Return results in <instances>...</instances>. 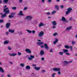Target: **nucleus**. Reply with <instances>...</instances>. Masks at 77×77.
Listing matches in <instances>:
<instances>
[{
	"mask_svg": "<svg viewBox=\"0 0 77 77\" xmlns=\"http://www.w3.org/2000/svg\"><path fill=\"white\" fill-rule=\"evenodd\" d=\"M9 9V8H4V9L3 12H8V13L9 14V13H10V11L9 10H7V9Z\"/></svg>",
	"mask_w": 77,
	"mask_h": 77,
	"instance_id": "0eeeda50",
	"label": "nucleus"
},
{
	"mask_svg": "<svg viewBox=\"0 0 77 77\" xmlns=\"http://www.w3.org/2000/svg\"><path fill=\"white\" fill-rule=\"evenodd\" d=\"M54 71H59L60 70V68H54L53 69Z\"/></svg>",
	"mask_w": 77,
	"mask_h": 77,
	"instance_id": "423d86ee",
	"label": "nucleus"
},
{
	"mask_svg": "<svg viewBox=\"0 0 77 77\" xmlns=\"http://www.w3.org/2000/svg\"><path fill=\"white\" fill-rule=\"evenodd\" d=\"M9 54V55L11 56H17V54L15 53H13L12 54Z\"/></svg>",
	"mask_w": 77,
	"mask_h": 77,
	"instance_id": "4468645a",
	"label": "nucleus"
},
{
	"mask_svg": "<svg viewBox=\"0 0 77 77\" xmlns=\"http://www.w3.org/2000/svg\"><path fill=\"white\" fill-rule=\"evenodd\" d=\"M23 2V0H19V2L20 3H21Z\"/></svg>",
	"mask_w": 77,
	"mask_h": 77,
	"instance_id": "13d9d810",
	"label": "nucleus"
},
{
	"mask_svg": "<svg viewBox=\"0 0 77 77\" xmlns=\"http://www.w3.org/2000/svg\"><path fill=\"white\" fill-rule=\"evenodd\" d=\"M25 51L27 53H29V54H31L32 53V51H30V50L29 49H26L25 50Z\"/></svg>",
	"mask_w": 77,
	"mask_h": 77,
	"instance_id": "6e6552de",
	"label": "nucleus"
},
{
	"mask_svg": "<svg viewBox=\"0 0 77 77\" xmlns=\"http://www.w3.org/2000/svg\"><path fill=\"white\" fill-rule=\"evenodd\" d=\"M72 47L71 46H70L69 47V48H70V49L71 51L72 50Z\"/></svg>",
	"mask_w": 77,
	"mask_h": 77,
	"instance_id": "c03bdc74",
	"label": "nucleus"
},
{
	"mask_svg": "<svg viewBox=\"0 0 77 77\" xmlns=\"http://www.w3.org/2000/svg\"><path fill=\"white\" fill-rule=\"evenodd\" d=\"M8 17L9 18H14V17L13 16L10 15Z\"/></svg>",
	"mask_w": 77,
	"mask_h": 77,
	"instance_id": "c756f323",
	"label": "nucleus"
},
{
	"mask_svg": "<svg viewBox=\"0 0 77 77\" xmlns=\"http://www.w3.org/2000/svg\"><path fill=\"white\" fill-rule=\"evenodd\" d=\"M18 55L19 56H20V55H21V53H20V52H18Z\"/></svg>",
	"mask_w": 77,
	"mask_h": 77,
	"instance_id": "a18cd8bd",
	"label": "nucleus"
},
{
	"mask_svg": "<svg viewBox=\"0 0 77 77\" xmlns=\"http://www.w3.org/2000/svg\"><path fill=\"white\" fill-rule=\"evenodd\" d=\"M55 8L58 10L59 9V6L57 5H55Z\"/></svg>",
	"mask_w": 77,
	"mask_h": 77,
	"instance_id": "e433bc0d",
	"label": "nucleus"
},
{
	"mask_svg": "<svg viewBox=\"0 0 77 77\" xmlns=\"http://www.w3.org/2000/svg\"><path fill=\"white\" fill-rule=\"evenodd\" d=\"M51 1H52V0H48V2L49 3H51Z\"/></svg>",
	"mask_w": 77,
	"mask_h": 77,
	"instance_id": "37998d69",
	"label": "nucleus"
},
{
	"mask_svg": "<svg viewBox=\"0 0 77 77\" xmlns=\"http://www.w3.org/2000/svg\"><path fill=\"white\" fill-rule=\"evenodd\" d=\"M72 45H74V44H75V41H73L72 42Z\"/></svg>",
	"mask_w": 77,
	"mask_h": 77,
	"instance_id": "cd10ccee",
	"label": "nucleus"
},
{
	"mask_svg": "<svg viewBox=\"0 0 77 77\" xmlns=\"http://www.w3.org/2000/svg\"><path fill=\"white\" fill-rule=\"evenodd\" d=\"M44 32L43 31H41L40 32L39 34V37H42L44 36Z\"/></svg>",
	"mask_w": 77,
	"mask_h": 77,
	"instance_id": "20e7f679",
	"label": "nucleus"
},
{
	"mask_svg": "<svg viewBox=\"0 0 77 77\" xmlns=\"http://www.w3.org/2000/svg\"><path fill=\"white\" fill-rule=\"evenodd\" d=\"M27 9V7H24V10H26V9Z\"/></svg>",
	"mask_w": 77,
	"mask_h": 77,
	"instance_id": "5fc2aeb1",
	"label": "nucleus"
},
{
	"mask_svg": "<svg viewBox=\"0 0 77 77\" xmlns=\"http://www.w3.org/2000/svg\"><path fill=\"white\" fill-rule=\"evenodd\" d=\"M36 44H37V45H39V42H37L36 43Z\"/></svg>",
	"mask_w": 77,
	"mask_h": 77,
	"instance_id": "052dcab7",
	"label": "nucleus"
},
{
	"mask_svg": "<svg viewBox=\"0 0 77 77\" xmlns=\"http://www.w3.org/2000/svg\"><path fill=\"white\" fill-rule=\"evenodd\" d=\"M41 60H42V61H44V57H42L41 58Z\"/></svg>",
	"mask_w": 77,
	"mask_h": 77,
	"instance_id": "a19ab883",
	"label": "nucleus"
},
{
	"mask_svg": "<svg viewBox=\"0 0 77 77\" xmlns=\"http://www.w3.org/2000/svg\"><path fill=\"white\" fill-rule=\"evenodd\" d=\"M32 18H33V17H32L31 16H27L26 17V18H25V19L30 20H32Z\"/></svg>",
	"mask_w": 77,
	"mask_h": 77,
	"instance_id": "9b49d317",
	"label": "nucleus"
},
{
	"mask_svg": "<svg viewBox=\"0 0 77 77\" xmlns=\"http://www.w3.org/2000/svg\"><path fill=\"white\" fill-rule=\"evenodd\" d=\"M56 26H53V29H55V28H56Z\"/></svg>",
	"mask_w": 77,
	"mask_h": 77,
	"instance_id": "4d7b16f0",
	"label": "nucleus"
},
{
	"mask_svg": "<svg viewBox=\"0 0 77 77\" xmlns=\"http://www.w3.org/2000/svg\"><path fill=\"white\" fill-rule=\"evenodd\" d=\"M34 69H35V70H39V67H34Z\"/></svg>",
	"mask_w": 77,
	"mask_h": 77,
	"instance_id": "f704fd0d",
	"label": "nucleus"
},
{
	"mask_svg": "<svg viewBox=\"0 0 77 77\" xmlns=\"http://www.w3.org/2000/svg\"><path fill=\"white\" fill-rule=\"evenodd\" d=\"M63 54H64V53L63 52H59V55L62 56L63 55Z\"/></svg>",
	"mask_w": 77,
	"mask_h": 77,
	"instance_id": "b1692460",
	"label": "nucleus"
},
{
	"mask_svg": "<svg viewBox=\"0 0 77 77\" xmlns=\"http://www.w3.org/2000/svg\"><path fill=\"white\" fill-rule=\"evenodd\" d=\"M46 14H47L48 15H50L51 14L50 13V12H48L46 13Z\"/></svg>",
	"mask_w": 77,
	"mask_h": 77,
	"instance_id": "58836bf2",
	"label": "nucleus"
},
{
	"mask_svg": "<svg viewBox=\"0 0 77 77\" xmlns=\"http://www.w3.org/2000/svg\"><path fill=\"white\" fill-rule=\"evenodd\" d=\"M12 9H13V10H15L17 9V7H13L12 8Z\"/></svg>",
	"mask_w": 77,
	"mask_h": 77,
	"instance_id": "c9c22d12",
	"label": "nucleus"
},
{
	"mask_svg": "<svg viewBox=\"0 0 77 77\" xmlns=\"http://www.w3.org/2000/svg\"><path fill=\"white\" fill-rule=\"evenodd\" d=\"M56 35H57V33H55L53 34V35L54 36H56Z\"/></svg>",
	"mask_w": 77,
	"mask_h": 77,
	"instance_id": "4c0bfd02",
	"label": "nucleus"
},
{
	"mask_svg": "<svg viewBox=\"0 0 77 77\" xmlns=\"http://www.w3.org/2000/svg\"><path fill=\"white\" fill-rule=\"evenodd\" d=\"M19 12L20 13H19L18 14V15H19L23 16L24 14H23V11H20Z\"/></svg>",
	"mask_w": 77,
	"mask_h": 77,
	"instance_id": "dca6fc26",
	"label": "nucleus"
},
{
	"mask_svg": "<svg viewBox=\"0 0 77 77\" xmlns=\"http://www.w3.org/2000/svg\"><path fill=\"white\" fill-rule=\"evenodd\" d=\"M57 42H58V39H57V38L55 39V41L54 42V45H55V44H56V43H57Z\"/></svg>",
	"mask_w": 77,
	"mask_h": 77,
	"instance_id": "2eb2a0df",
	"label": "nucleus"
},
{
	"mask_svg": "<svg viewBox=\"0 0 77 77\" xmlns=\"http://www.w3.org/2000/svg\"><path fill=\"white\" fill-rule=\"evenodd\" d=\"M33 66H36V64H32Z\"/></svg>",
	"mask_w": 77,
	"mask_h": 77,
	"instance_id": "6e6d98bb",
	"label": "nucleus"
},
{
	"mask_svg": "<svg viewBox=\"0 0 77 77\" xmlns=\"http://www.w3.org/2000/svg\"><path fill=\"white\" fill-rule=\"evenodd\" d=\"M61 20L62 21H66V19L65 17H61Z\"/></svg>",
	"mask_w": 77,
	"mask_h": 77,
	"instance_id": "a211bd4d",
	"label": "nucleus"
},
{
	"mask_svg": "<svg viewBox=\"0 0 77 77\" xmlns=\"http://www.w3.org/2000/svg\"><path fill=\"white\" fill-rule=\"evenodd\" d=\"M48 18L49 19H50V18H51V17H48Z\"/></svg>",
	"mask_w": 77,
	"mask_h": 77,
	"instance_id": "338daca9",
	"label": "nucleus"
},
{
	"mask_svg": "<svg viewBox=\"0 0 77 77\" xmlns=\"http://www.w3.org/2000/svg\"><path fill=\"white\" fill-rule=\"evenodd\" d=\"M45 26V24L41 22L39 24V27H41V26Z\"/></svg>",
	"mask_w": 77,
	"mask_h": 77,
	"instance_id": "ddd939ff",
	"label": "nucleus"
},
{
	"mask_svg": "<svg viewBox=\"0 0 77 77\" xmlns=\"http://www.w3.org/2000/svg\"><path fill=\"white\" fill-rule=\"evenodd\" d=\"M72 28V26H69V27H68L66 29V30H71Z\"/></svg>",
	"mask_w": 77,
	"mask_h": 77,
	"instance_id": "f3484780",
	"label": "nucleus"
},
{
	"mask_svg": "<svg viewBox=\"0 0 77 77\" xmlns=\"http://www.w3.org/2000/svg\"><path fill=\"white\" fill-rule=\"evenodd\" d=\"M3 20L0 19V23H3Z\"/></svg>",
	"mask_w": 77,
	"mask_h": 77,
	"instance_id": "de8ad7c7",
	"label": "nucleus"
},
{
	"mask_svg": "<svg viewBox=\"0 0 77 77\" xmlns=\"http://www.w3.org/2000/svg\"><path fill=\"white\" fill-rule=\"evenodd\" d=\"M5 14H3V13H0V15H1V17L2 18H4V17H6V14H8L9 13H8V11H7L6 12H4Z\"/></svg>",
	"mask_w": 77,
	"mask_h": 77,
	"instance_id": "f257e3e1",
	"label": "nucleus"
},
{
	"mask_svg": "<svg viewBox=\"0 0 77 77\" xmlns=\"http://www.w3.org/2000/svg\"><path fill=\"white\" fill-rule=\"evenodd\" d=\"M44 45L45 47H44L43 45H41L40 47H41V48H45L46 50H47L49 49V48L48 45H47V44H44Z\"/></svg>",
	"mask_w": 77,
	"mask_h": 77,
	"instance_id": "f03ea898",
	"label": "nucleus"
},
{
	"mask_svg": "<svg viewBox=\"0 0 77 77\" xmlns=\"http://www.w3.org/2000/svg\"><path fill=\"white\" fill-rule=\"evenodd\" d=\"M6 34L7 35H9V32H7L6 33Z\"/></svg>",
	"mask_w": 77,
	"mask_h": 77,
	"instance_id": "bf43d9fd",
	"label": "nucleus"
},
{
	"mask_svg": "<svg viewBox=\"0 0 77 77\" xmlns=\"http://www.w3.org/2000/svg\"><path fill=\"white\" fill-rule=\"evenodd\" d=\"M32 33H35V31L33 30L32 31Z\"/></svg>",
	"mask_w": 77,
	"mask_h": 77,
	"instance_id": "864d4df0",
	"label": "nucleus"
},
{
	"mask_svg": "<svg viewBox=\"0 0 77 77\" xmlns=\"http://www.w3.org/2000/svg\"><path fill=\"white\" fill-rule=\"evenodd\" d=\"M44 44L43 42H39V45H42Z\"/></svg>",
	"mask_w": 77,
	"mask_h": 77,
	"instance_id": "473e14b6",
	"label": "nucleus"
},
{
	"mask_svg": "<svg viewBox=\"0 0 77 77\" xmlns=\"http://www.w3.org/2000/svg\"><path fill=\"white\" fill-rule=\"evenodd\" d=\"M25 68L26 69H30V67L29 66H27Z\"/></svg>",
	"mask_w": 77,
	"mask_h": 77,
	"instance_id": "5701e85b",
	"label": "nucleus"
},
{
	"mask_svg": "<svg viewBox=\"0 0 77 77\" xmlns=\"http://www.w3.org/2000/svg\"><path fill=\"white\" fill-rule=\"evenodd\" d=\"M65 48H69V46L67 45H65Z\"/></svg>",
	"mask_w": 77,
	"mask_h": 77,
	"instance_id": "7c9ffc66",
	"label": "nucleus"
},
{
	"mask_svg": "<svg viewBox=\"0 0 77 77\" xmlns=\"http://www.w3.org/2000/svg\"><path fill=\"white\" fill-rule=\"evenodd\" d=\"M66 55H67V56H70V54L69 53H66Z\"/></svg>",
	"mask_w": 77,
	"mask_h": 77,
	"instance_id": "79ce46f5",
	"label": "nucleus"
},
{
	"mask_svg": "<svg viewBox=\"0 0 77 77\" xmlns=\"http://www.w3.org/2000/svg\"><path fill=\"white\" fill-rule=\"evenodd\" d=\"M67 11L66 12V15H68L69 14L71 11H72V8H69L67 9Z\"/></svg>",
	"mask_w": 77,
	"mask_h": 77,
	"instance_id": "7ed1b4c3",
	"label": "nucleus"
},
{
	"mask_svg": "<svg viewBox=\"0 0 77 77\" xmlns=\"http://www.w3.org/2000/svg\"><path fill=\"white\" fill-rule=\"evenodd\" d=\"M68 62L69 63H71V62H72V61H70Z\"/></svg>",
	"mask_w": 77,
	"mask_h": 77,
	"instance_id": "680f3d73",
	"label": "nucleus"
},
{
	"mask_svg": "<svg viewBox=\"0 0 77 77\" xmlns=\"http://www.w3.org/2000/svg\"><path fill=\"white\" fill-rule=\"evenodd\" d=\"M26 31L28 32V33H32V31L29 30H28V29H26Z\"/></svg>",
	"mask_w": 77,
	"mask_h": 77,
	"instance_id": "bb28decb",
	"label": "nucleus"
},
{
	"mask_svg": "<svg viewBox=\"0 0 77 77\" xmlns=\"http://www.w3.org/2000/svg\"><path fill=\"white\" fill-rule=\"evenodd\" d=\"M9 41L8 40H6L4 43V44H9Z\"/></svg>",
	"mask_w": 77,
	"mask_h": 77,
	"instance_id": "6ab92c4d",
	"label": "nucleus"
},
{
	"mask_svg": "<svg viewBox=\"0 0 77 77\" xmlns=\"http://www.w3.org/2000/svg\"><path fill=\"white\" fill-rule=\"evenodd\" d=\"M45 54V52L44 50L42 49H41L40 52V54L41 56H43V55H44Z\"/></svg>",
	"mask_w": 77,
	"mask_h": 77,
	"instance_id": "39448f33",
	"label": "nucleus"
},
{
	"mask_svg": "<svg viewBox=\"0 0 77 77\" xmlns=\"http://www.w3.org/2000/svg\"><path fill=\"white\" fill-rule=\"evenodd\" d=\"M11 26V23H6V28H7L8 29L9 27V26Z\"/></svg>",
	"mask_w": 77,
	"mask_h": 77,
	"instance_id": "9d476101",
	"label": "nucleus"
},
{
	"mask_svg": "<svg viewBox=\"0 0 77 77\" xmlns=\"http://www.w3.org/2000/svg\"><path fill=\"white\" fill-rule=\"evenodd\" d=\"M51 23L53 26H56L57 25V23H56V22L55 21H53L51 22Z\"/></svg>",
	"mask_w": 77,
	"mask_h": 77,
	"instance_id": "f8f14e48",
	"label": "nucleus"
},
{
	"mask_svg": "<svg viewBox=\"0 0 77 77\" xmlns=\"http://www.w3.org/2000/svg\"><path fill=\"white\" fill-rule=\"evenodd\" d=\"M75 37L77 38V34L75 36Z\"/></svg>",
	"mask_w": 77,
	"mask_h": 77,
	"instance_id": "774afa93",
	"label": "nucleus"
},
{
	"mask_svg": "<svg viewBox=\"0 0 77 77\" xmlns=\"http://www.w3.org/2000/svg\"><path fill=\"white\" fill-rule=\"evenodd\" d=\"M56 74L55 73H54L52 75V77H55V75H56Z\"/></svg>",
	"mask_w": 77,
	"mask_h": 77,
	"instance_id": "2f4dec72",
	"label": "nucleus"
},
{
	"mask_svg": "<svg viewBox=\"0 0 77 77\" xmlns=\"http://www.w3.org/2000/svg\"><path fill=\"white\" fill-rule=\"evenodd\" d=\"M8 77H11V76H10V75H8Z\"/></svg>",
	"mask_w": 77,
	"mask_h": 77,
	"instance_id": "69168bd1",
	"label": "nucleus"
},
{
	"mask_svg": "<svg viewBox=\"0 0 77 77\" xmlns=\"http://www.w3.org/2000/svg\"><path fill=\"white\" fill-rule=\"evenodd\" d=\"M42 2L43 3H45V0H42Z\"/></svg>",
	"mask_w": 77,
	"mask_h": 77,
	"instance_id": "49530a36",
	"label": "nucleus"
},
{
	"mask_svg": "<svg viewBox=\"0 0 77 77\" xmlns=\"http://www.w3.org/2000/svg\"><path fill=\"white\" fill-rule=\"evenodd\" d=\"M8 2V0H4L3 2L5 3H6Z\"/></svg>",
	"mask_w": 77,
	"mask_h": 77,
	"instance_id": "72a5a7b5",
	"label": "nucleus"
},
{
	"mask_svg": "<svg viewBox=\"0 0 77 77\" xmlns=\"http://www.w3.org/2000/svg\"><path fill=\"white\" fill-rule=\"evenodd\" d=\"M60 8H61V9L63 8V5H61L60 6Z\"/></svg>",
	"mask_w": 77,
	"mask_h": 77,
	"instance_id": "09e8293b",
	"label": "nucleus"
},
{
	"mask_svg": "<svg viewBox=\"0 0 77 77\" xmlns=\"http://www.w3.org/2000/svg\"><path fill=\"white\" fill-rule=\"evenodd\" d=\"M0 71L1 72H4V70L3 69V68L2 67H0Z\"/></svg>",
	"mask_w": 77,
	"mask_h": 77,
	"instance_id": "393cba45",
	"label": "nucleus"
},
{
	"mask_svg": "<svg viewBox=\"0 0 77 77\" xmlns=\"http://www.w3.org/2000/svg\"><path fill=\"white\" fill-rule=\"evenodd\" d=\"M72 17H70V18L69 20H72Z\"/></svg>",
	"mask_w": 77,
	"mask_h": 77,
	"instance_id": "e2e57ef3",
	"label": "nucleus"
},
{
	"mask_svg": "<svg viewBox=\"0 0 77 77\" xmlns=\"http://www.w3.org/2000/svg\"><path fill=\"white\" fill-rule=\"evenodd\" d=\"M30 57H29L28 58V60H31L32 59H33V58L35 57V56H32V55H30Z\"/></svg>",
	"mask_w": 77,
	"mask_h": 77,
	"instance_id": "1a4fd4ad",
	"label": "nucleus"
},
{
	"mask_svg": "<svg viewBox=\"0 0 77 77\" xmlns=\"http://www.w3.org/2000/svg\"><path fill=\"white\" fill-rule=\"evenodd\" d=\"M61 72H60V71H58L57 72V74H58V75H60Z\"/></svg>",
	"mask_w": 77,
	"mask_h": 77,
	"instance_id": "ea45409f",
	"label": "nucleus"
},
{
	"mask_svg": "<svg viewBox=\"0 0 77 77\" xmlns=\"http://www.w3.org/2000/svg\"><path fill=\"white\" fill-rule=\"evenodd\" d=\"M56 13V11L54 10L52 11L51 13V15H54V14H55Z\"/></svg>",
	"mask_w": 77,
	"mask_h": 77,
	"instance_id": "4be33fe9",
	"label": "nucleus"
},
{
	"mask_svg": "<svg viewBox=\"0 0 77 77\" xmlns=\"http://www.w3.org/2000/svg\"><path fill=\"white\" fill-rule=\"evenodd\" d=\"M4 76V75H3V74L1 75L2 77H3Z\"/></svg>",
	"mask_w": 77,
	"mask_h": 77,
	"instance_id": "0e129e2a",
	"label": "nucleus"
},
{
	"mask_svg": "<svg viewBox=\"0 0 77 77\" xmlns=\"http://www.w3.org/2000/svg\"><path fill=\"white\" fill-rule=\"evenodd\" d=\"M42 72H45V70H42Z\"/></svg>",
	"mask_w": 77,
	"mask_h": 77,
	"instance_id": "603ef678",
	"label": "nucleus"
},
{
	"mask_svg": "<svg viewBox=\"0 0 77 77\" xmlns=\"http://www.w3.org/2000/svg\"><path fill=\"white\" fill-rule=\"evenodd\" d=\"M63 63H64V64H65V65H66V64H68V63H68V62L66 61H64Z\"/></svg>",
	"mask_w": 77,
	"mask_h": 77,
	"instance_id": "a878e982",
	"label": "nucleus"
},
{
	"mask_svg": "<svg viewBox=\"0 0 77 77\" xmlns=\"http://www.w3.org/2000/svg\"><path fill=\"white\" fill-rule=\"evenodd\" d=\"M63 51L64 53H66L68 52V50L66 49H63Z\"/></svg>",
	"mask_w": 77,
	"mask_h": 77,
	"instance_id": "aec40b11",
	"label": "nucleus"
},
{
	"mask_svg": "<svg viewBox=\"0 0 77 77\" xmlns=\"http://www.w3.org/2000/svg\"><path fill=\"white\" fill-rule=\"evenodd\" d=\"M15 31L14 30H12L11 29H9V32H10L11 33H14Z\"/></svg>",
	"mask_w": 77,
	"mask_h": 77,
	"instance_id": "412c9836",
	"label": "nucleus"
},
{
	"mask_svg": "<svg viewBox=\"0 0 77 77\" xmlns=\"http://www.w3.org/2000/svg\"><path fill=\"white\" fill-rule=\"evenodd\" d=\"M49 51L51 52H53V49H51Z\"/></svg>",
	"mask_w": 77,
	"mask_h": 77,
	"instance_id": "3c124183",
	"label": "nucleus"
},
{
	"mask_svg": "<svg viewBox=\"0 0 77 77\" xmlns=\"http://www.w3.org/2000/svg\"><path fill=\"white\" fill-rule=\"evenodd\" d=\"M20 66H22V67H24V63H21L20 64Z\"/></svg>",
	"mask_w": 77,
	"mask_h": 77,
	"instance_id": "c85d7f7f",
	"label": "nucleus"
},
{
	"mask_svg": "<svg viewBox=\"0 0 77 77\" xmlns=\"http://www.w3.org/2000/svg\"><path fill=\"white\" fill-rule=\"evenodd\" d=\"M8 49L9 50H11V48L10 47H8Z\"/></svg>",
	"mask_w": 77,
	"mask_h": 77,
	"instance_id": "8fccbe9b",
	"label": "nucleus"
}]
</instances>
